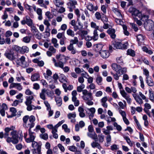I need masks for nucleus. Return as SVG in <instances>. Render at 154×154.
<instances>
[{"mask_svg":"<svg viewBox=\"0 0 154 154\" xmlns=\"http://www.w3.org/2000/svg\"><path fill=\"white\" fill-rule=\"evenodd\" d=\"M122 43L120 42H116L113 44L114 47L117 49H121Z\"/></svg>","mask_w":154,"mask_h":154,"instance_id":"nucleus-33","label":"nucleus"},{"mask_svg":"<svg viewBox=\"0 0 154 154\" xmlns=\"http://www.w3.org/2000/svg\"><path fill=\"white\" fill-rule=\"evenodd\" d=\"M121 94L122 96L127 100V102L128 103H130L131 101V99L130 97L128 95L125 91L123 90L121 91Z\"/></svg>","mask_w":154,"mask_h":154,"instance_id":"nucleus-12","label":"nucleus"},{"mask_svg":"<svg viewBox=\"0 0 154 154\" xmlns=\"http://www.w3.org/2000/svg\"><path fill=\"white\" fill-rule=\"evenodd\" d=\"M127 54L128 55H129L132 57H134L135 55V51L131 49H129L127 50Z\"/></svg>","mask_w":154,"mask_h":154,"instance_id":"nucleus-34","label":"nucleus"},{"mask_svg":"<svg viewBox=\"0 0 154 154\" xmlns=\"http://www.w3.org/2000/svg\"><path fill=\"white\" fill-rule=\"evenodd\" d=\"M64 122V121L62 120L59 122L57 125H56L54 127V130L56 131H57V128L60 126Z\"/></svg>","mask_w":154,"mask_h":154,"instance_id":"nucleus-39","label":"nucleus"},{"mask_svg":"<svg viewBox=\"0 0 154 154\" xmlns=\"http://www.w3.org/2000/svg\"><path fill=\"white\" fill-rule=\"evenodd\" d=\"M97 29H94V35L93 36V39L94 41L97 40L98 38V35L97 34Z\"/></svg>","mask_w":154,"mask_h":154,"instance_id":"nucleus-30","label":"nucleus"},{"mask_svg":"<svg viewBox=\"0 0 154 154\" xmlns=\"http://www.w3.org/2000/svg\"><path fill=\"white\" fill-rule=\"evenodd\" d=\"M78 42V38L75 37L74 38V39L71 40L70 41V44H72L73 45L74 44H76Z\"/></svg>","mask_w":154,"mask_h":154,"instance_id":"nucleus-37","label":"nucleus"},{"mask_svg":"<svg viewBox=\"0 0 154 154\" xmlns=\"http://www.w3.org/2000/svg\"><path fill=\"white\" fill-rule=\"evenodd\" d=\"M66 57L64 55H62L58 61H60L64 62H66Z\"/></svg>","mask_w":154,"mask_h":154,"instance_id":"nucleus-62","label":"nucleus"},{"mask_svg":"<svg viewBox=\"0 0 154 154\" xmlns=\"http://www.w3.org/2000/svg\"><path fill=\"white\" fill-rule=\"evenodd\" d=\"M67 34L69 36L73 37L75 35L74 32L71 29H69L67 30Z\"/></svg>","mask_w":154,"mask_h":154,"instance_id":"nucleus-35","label":"nucleus"},{"mask_svg":"<svg viewBox=\"0 0 154 154\" xmlns=\"http://www.w3.org/2000/svg\"><path fill=\"white\" fill-rule=\"evenodd\" d=\"M130 25L135 32H137L138 30V28L136 24L133 23H130Z\"/></svg>","mask_w":154,"mask_h":154,"instance_id":"nucleus-57","label":"nucleus"},{"mask_svg":"<svg viewBox=\"0 0 154 154\" xmlns=\"http://www.w3.org/2000/svg\"><path fill=\"white\" fill-rule=\"evenodd\" d=\"M69 149L73 152H75L77 150V148L74 146H70L69 147Z\"/></svg>","mask_w":154,"mask_h":154,"instance_id":"nucleus-52","label":"nucleus"},{"mask_svg":"<svg viewBox=\"0 0 154 154\" xmlns=\"http://www.w3.org/2000/svg\"><path fill=\"white\" fill-rule=\"evenodd\" d=\"M12 128H9L8 127H7L5 128V132L4 134V138H6V142L8 143H11V142L14 144H17L19 141V140L22 141L23 138V135H21L22 133H21L19 136L17 134L16 131L14 130L11 132V135L12 136L11 137H8L9 133V131H11Z\"/></svg>","mask_w":154,"mask_h":154,"instance_id":"nucleus-2","label":"nucleus"},{"mask_svg":"<svg viewBox=\"0 0 154 154\" xmlns=\"http://www.w3.org/2000/svg\"><path fill=\"white\" fill-rule=\"evenodd\" d=\"M137 39L139 45L140 46L142 43L143 42L144 37L142 35L139 34L137 35Z\"/></svg>","mask_w":154,"mask_h":154,"instance_id":"nucleus-16","label":"nucleus"},{"mask_svg":"<svg viewBox=\"0 0 154 154\" xmlns=\"http://www.w3.org/2000/svg\"><path fill=\"white\" fill-rule=\"evenodd\" d=\"M10 111L12 112L11 114L13 116H15L16 115L17 111L16 108L14 107H11L10 108Z\"/></svg>","mask_w":154,"mask_h":154,"instance_id":"nucleus-49","label":"nucleus"},{"mask_svg":"<svg viewBox=\"0 0 154 154\" xmlns=\"http://www.w3.org/2000/svg\"><path fill=\"white\" fill-rule=\"evenodd\" d=\"M143 74L146 76V79H147L149 77V72L148 70L146 69H144L143 70Z\"/></svg>","mask_w":154,"mask_h":154,"instance_id":"nucleus-45","label":"nucleus"},{"mask_svg":"<svg viewBox=\"0 0 154 154\" xmlns=\"http://www.w3.org/2000/svg\"><path fill=\"white\" fill-rule=\"evenodd\" d=\"M110 149L112 151L117 150L119 149L118 146L117 145L114 144L110 146Z\"/></svg>","mask_w":154,"mask_h":154,"instance_id":"nucleus-53","label":"nucleus"},{"mask_svg":"<svg viewBox=\"0 0 154 154\" xmlns=\"http://www.w3.org/2000/svg\"><path fill=\"white\" fill-rule=\"evenodd\" d=\"M129 12L131 14L134 18V17L136 16L140 17L141 16V14L139 11L134 8L130 7L129 9Z\"/></svg>","mask_w":154,"mask_h":154,"instance_id":"nucleus-6","label":"nucleus"},{"mask_svg":"<svg viewBox=\"0 0 154 154\" xmlns=\"http://www.w3.org/2000/svg\"><path fill=\"white\" fill-rule=\"evenodd\" d=\"M78 111L79 112V116L82 118L84 117L85 116V114L84 113V109L81 106H79L78 108Z\"/></svg>","mask_w":154,"mask_h":154,"instance_id":"nucleus-20","label":"nucleus"},{"mask_svg":"<svg viewBox=\"0 0 154 154\" xmlns=\"http://www.w3.org/2000/svg\"><path fill=\"white\" fill-rule=\"evenodd\" d=\"M29 48L26 46H23L21 48L20 52L22 53H27L29 52Z\"/></svg>","mask_w":154,"mask_h":154,"instance_id":"nucleus-31","label":"nucleus"},{"mask_svg":"<svg viewBox=\"0 0 154 154\" xmlns=\"http://www.w3.org/2000/svg\"><path fill=\"white\" fill-rule=\"evenodd\" d=\"M42 144L41 142H33L32 143V146L33 149H31L33 154H37L41 152Z\"/></svg>","mask_w":154,"mask_h":154,"instance_id":"nucleus-3","label":"nucleus"},{"mask_svg":"<svg viewBox=\"0 0 154 154\" xmlns=\"http://www.w3.org/2000/svg\"><path fill=\"white\" fill-rule=\"evenodd\" d=\"M57 63H56L55 65V66L57 67H59L60 68H63V66H64V64L65 63L61 61H58Z\"/></svg>","mask_w":154,"mask_h":154,"instance_id":"nucleus-29","label":"nucleus"},{"mask_svg":"<svg viewBox=\"0 0 154 154\" xmlns=\"http://www.w3.org/2000/svg\"><path fill=\"white\" fill-rule=\"evenodd\" d=\"M123 137L126 140L127 142L129 145L130 146H132V143L128 137L124 136Z\"/></svg>","mask_w":154,"mask_h":154,"instance_id":"nucleus-32","label":"nucleus"},{"mask_svg":"<svg viewBox=\"0 0 154 154\" xmlns=\"http://www.w3.org/2000/svg\"><path fill=\"white\" fill-rule=\"evenodd\" d=\"M72 100L74 102V105L75 106H78L79 105V101L77 100L76 96L77 95V93L76 90L73 91L72 92Z\"/></svg>","mask_w":154,"mask_h":154,"instance_id":"nucleus-8","label":"nucleus"},{"mask_svg":"<svg viewBox=\"0 0 154 154\" xmlns=\"http://www.w3.org/2000/svg\"><path fill=\"white\" fill-rule=\"evenodd\" d=\"M77 2L76 0H70L67 3L68 6L72 7L73 9L75 8V5H77Z\"/></svg>","mask_w":154,"mask_h":154,"instance_id":"nucleus-15","label":"nucleus"},{"mask_svg":"<svg viewBox=\"0 0 154 154\" xmlns=\"http://www.w3.org/2000/svg\"><path fill=\"white\" fill-rule=\"evenodd\" d=\"M37 2L41 6L44 7L45 8H47V6L44 4L43 0H38Z\"/></svg>","mask_w":154,"mask_h":154,"instance_id":"nucleus-43","label":"nucleus"},{"mask_svg":"<svg viewBox=\"0 0 154 154\" xmlns=\"http://www.w3.org/2000/svg\"><path fill=\"white\" fill-rule=\"evenodd\" d=\"M116 61L118 63L121 65L123 63V60L121 57L117 58Z\"/></svg>","mask_w":154,"mask_h":154,"instance_id":"nucleus-64","label":"nucleus"},{"mask_svg":"<svg viewBox=\"0 0 154 154\" xmlns=\"http://www.w3.org/2000/svg\"><path fill=\"white\" fill-rule=\"evenodd\" d=\"M30 40L31 37L28 36H26L23 38L22 41L25 43H28L30 42Z\"/></svg>","mask_w":154,"mask_h":154,"instance_id":"nucleus-41","label":"nucleus"},{"mask_svg":"<svg viewBox=\"0 0 154 154\" xmlns=\"http://www.w3.org/2000/svg\"><path fill=\"white\" fill-rule=\"evenodd\" d=\"M78 34L81 36L82 37H83L85 35H86L88 34L87 31L82 29L80 30L79 32H78Z\"/></svg>","mask_w":154,"mask_h":154,"instance_id":"nucleus-36","label":"nucleus"},{"mask_svg":"<svg viewBox=\"0 0 154 154\" xmlns=\"http://www.w3.org/2000/svg\"><path fill=\"white\" fill-rule=\"evenodd\" d=\"M127 72V68L126 67H122L121 66L120 67L117 72L119 74H122L126 73Z\"/></svg>","mask_w":154,"mask_h":154,"instance_id":"nucleus-18","label":"nucleus"},{"mask_svg":"<svg viewBox=\"0 0 154 154\" xmlns=\"http://www.w3.org/2000/svg\"><path fill=\"white\" fill-rule=\"evenodd\" d=\"M26 24L29 26H32L33 24L32 20L29 17L26 16Z\"/></svg>","mask_w":154,"mask_h":154,"instance_id":"nucleus-25","label":"nucleus"},{"mask_svg":"<svg viewBox=\"0 0 154 154\" xmlns=\"http://www.w3.org/2000/svg\"><path fill=\"white\" fill-rule=\"evenodd\" d=\"M4 55L7 58L11 61L14 60L16 58L14 55L13 50H10L9 51H6L4 54Z\"/></svg>","mask_w":154,"mask_h":154,"instance_id":"nucleus-5","label":"nucleus"},{"mask_svg":"<svg viewBox=\"0 0 154 154\" xmlns=\"http://www.w3.org/2000/svg\"><path fill=\"white\" fill-rule=\"evenodd\" d=\"M95 16L96 18L98 20H101L103 23L104 22H107L108 21V19L107 17H104L105 19H104V17H102V15L98 11H97L95 14Z\"/></svg>","mask_w":154,"mask_h":154,"instance_id":"nucleus-9","label":"nucleus"},{"mask_svg":"<svg viewBox=\"0 0 154 154\" xmlns=\"http://www.w3.org/2000/svg\"><path fill=\"white\" fill-rule=\"evenodd\" d=\"M57 132V131H55L54 129H53V130L52 131V133L53 134V136L56 139H57L58 138V134L56 133Z\"/></svg>","mask_w":154,"mask_h":154,"instance_id":"nucleus-60","label":"nucleus"},{"mask_svg":"<svg viewBox=\"0 0 154 154\" xmlns=\"http://www.w3.org/2000/svg\"><path fill=\"white\" fill-rule=\"evenodd\" d=\"M86 8L88 10L90 11L93 12V11H96L98 9V6L96 5L94 7L93 5L91 3H89L86 6Z\"/></svg>","mask_w":154,"mask_h":154,"instance_id":"nucleus-11","label":"nucleus"},{"mask_svg":"<svg viewBox=\"0 0 154 154\" xmlns=\"http://www.w3.org/2000/svg\"><path fill=\"white\" fill-rule=\"evenodd\" d=\"M44 103L45 104L47 108V110H49V109H51V107L50 105L47 101H45L44 102Z\"/></svg>","mask_w":154,"mask_h":154,"instance_id":"nucleus-61","label":"nucleus"},{"mask_svg":"<svg viewBox=\"0 0 154 154\" xmlns=\"http://www.w3.org/2000/svg\"><path fill=\"white\" fill-rule=\"evenodd\" d=\"M120 66V65L115 63H112L111 65V67L112 69L116 72L118 71Z\"/></svg>","mask_w":154,"mask_h":154,"instance_id":"nucleus-27","label":"nucleus"},{"mask_svg":"<svg viewBox=\"0 0 154 154\" xmlns=\"http://www.w3.org/2000/svg\"><path fill=\"white\" fill-rule=\"evenodd\" d=\"M135 99L136 102L140 104H141L143 103V101L142 99L139 97H135Z\"/></svg>","mask_w":154,"mask_h":154,"instance_id":"nucleus-51","label":"nucleus"},{"mask_svg":"<svg viewBox=\"0 0 154 154\" xmlns=\"http://www.w3.org/2000/svg\"><path fill=\"white\" fill-rule=\"evenodd\" d=\"M36 12L38 15V19L39 20H41L42 19V11L41 9L38 8L37 9Z\"/></svg>","mask_w":154,"mask_h":154,"instance_id":"nucleus-26","label":"nucleus"},{"mask_svg":"<svg viewBox=\"0 0 154 154\" xmlns=\"http://www.w3.org/2000/svg\"><path fill=\"white\" fill-rule=\"evenodd\" d=\"M57 40L56 38H53L51 40V42L54 44V46L56 48H58L59 45L57 43Z\"/></svg>","mask_w":154,"mask_h":154,"instance_id":"nucleus-38","label":"nucleus"},{"mask_svg":"<svg viewBox=\"0 0 154 154\" xmlns=\"http://www.w3.org/2000/svg\"><path fill=\"white\" fill-rule=\"evenodd\" d=\"M60 39V44L61 45H64L65 44L64 41L66 39V37L64 35H63V37Z\"/></svg>","mask_w":154,"mask_h":154,"instance_id":"nucleus-58","label":"nucleus"},{"mask_svg":"<svg viewBox=\"0 0 154 154\" xmlns=\"http://www.w3.org/2000/svg\"><path fill=\"white\" fill-rule=\"evenodd\" d=\"M82 97L83 99L85 100H92L93 99L92 94L86 89L83 90Z\"/></svg>","mask_w":154,"mask_h":154,"instance_id":"nucleus-4","label":"nucleus"},{"mask_svg":"<svg viewBox=\"0 0 154 154\" xmlns=\"http://www.w3.org/2000/svg\"><path fill=\"white\" fill-rule=\"evenodd\" d=\"M21 63V66L23 68H25L28 66V64L25 61V58L24 56H22L20 59Z\"/></svg>","mask_w":154,"mask_h":154,"instance_id":"nucleus-14","label":"nucleus"},{"mask_svg":"<svg viewBox=\"0 0 154 154\" xmlns=\"http://www.w3.org/2000/svg\"><path fill=\"white\" fill-rule=\"evenodd\" d=\"M106 32L110 36L111 38L114 39L116 38V30L114 29L109 28L107 30Z\"/></svg>","mask_w":154,"mask_h":154,"instance_id":"nucleus-10","label":"nucleus"},{"mask_svg":"<svg viewBox=\"0 0 154 154\" xmlns=\"http://www.w3.org/2000/svg\"><path fill=\"white\" fill-rule=\"evenodd\" d=\"M59 80L62 83H63L64 82H67V79L66 78L65 76L63 74H60L59 75Z\"/></svg>","mask_w":154,"mask_h":154,"instance_id":"nucleus-19","label":"nucleus"},{"mask_svg":"<svg viewBox=\"0 0 154 154\" xmlns=\"http://www.w3.org/2000/svg\"><path fill=\"white\" fill-rule=\"evenodd\" d=\"M146 82L147 84L149 86L152 87L153 86L154 84L153 80L149 77L146 79Z\"/></svg>","mask_w":154,"mask_h":154,"instance_id":"nucleus-24","label":"nucleus"},{"mask_svg":"<svg viewBox=\"0 0 154 154\" xmlns=\"http://www.w3.org/2000/svg\"><path fill=\"white\" fill-rule=\"evenodd\" d=\"M122 26L124 34L126 35H129V32L127 30V26L125 25H123Z\"/></svg>","mask_w":154,"mask_h":154,"instance_id":"nucleus-46","label":"nucleus"},{"mask_svg":"<svg viewBox=\"0 0 154 154\" xmlns=\"http://www.w3.org/2000/svg\"><path fill=\"white\" fill-rule=\"evenodd\" d=\"M48 50L53 54L56 53V50L52 46H50L49 47Z\"/></svg>","mask_w":154,"mask_h":154,"instance_id":"nucleus-56","label":"nucleus"},{"mask_svg":"<svg viewBox=\"0 0 154 154\" xmlns=\"http://www.w3.org/2000/svg\"><path fill=\"white\" fill-rule=\"evenodd\" d=\"M39 136L41 138L44 140H46L48 139V135L47 133H44V134H40Z\"/></svg>","mask_w":154,"mask_h":154,"instance_id":"nucleus-44","label":"nucleus"},{"mask_svg":"<svg viewBox=\"0 0 154 154\" xmlns=\"http://www.w3.org/2000/svg\"><path fill=\"white\" fill-rule=\"evenodd\" d=\"M111 74L113 75L114 78L116 80H118L119 77L121 75V74H119L118 73L116 72V73H114L111 72Z\"/></svg>","mask_w":154,"mask_h":154,"instance_id":"nucleus-40","label":"nucleus"},{"mask_svg":"<svg viewBox=\"0 0 154 154\" xmlns=\"http://www.w3.org/2000/svg\"><path fill=\"white\" fill-rule=\"evenodd\" d=\"M149 98L150 100L152 101H154V97L153 95V94L151 91H149Z\"/></svg>","mask_w":154,"mask_h":154,"instance_id":"nucleus-59","label":"nucleus"},{"mask_svg":"<svg viewBox=\"0 0 154 154\" xmlns=\"http://www.w3.org/2000/svg\"><path fill=\"white\" fill-rule=\"evenodd\" d=\"M144 27L148 31L152 30L154 27V23L151 20H148L145 23Z\"/></svg>","mask_w":154,"mask_h":154,"instance_id":"nucleus-7","label":"nucleus"},{"mask_svg":"<svg viewBox=\"0 0 154 154\" xmlns=\"http://www.w3.org/2000/svg\"><path fill=\"white\" fill-rule=\"evenodd\" d=\"M47 90L45 89H43L42 90L40 94V97L42 100H45L46 99L45 94Z\"/></svg>","mask_w":154,"mask_h":154,"instance_id":"nucleus-23","label":"nucleus"},{"mask_svg":"<svg viewBox=\"0 0 154 154\" xmlns=\"http://www.w3.org/2000/svg\"><path fill=\"white\" fill-rule=\"evenodd\" d=\"M100 56L103 58H108L109 56V53L107 51L102 50L99 52Z\"/></svg>","mask_w":154,"mask_h":154,"instance_id":"nucleus-13","label":"nucleus"},{"mask_svg":"<svg viewBox=\"0 0 154 154\" xmlns=\"http://www.w3.org/2000/svg\"><path fill=\"white\" fill-rule=\"evenodd\" d=\"M75 13L77 16V18H79L80 17V11L78 9H76L75 10Z\"/></svg>","mask_w":154,"mask_h":154,"instance_id":"nucleus-63","label":"nucleus"},{"mask_svg":"<svg viewBox=\"0 0 154 154\" xmlns=\"http://www.w3.org/2000/svg\"><path fill=\"white\" fill-rule=\"evenodd\" d=\"M91 28H94L95 29H98V26H97L96 23L92 22L91 23Z\"/></svg>","mask_w":154,"mask_h":154,"instance_id":"nucleus-47","label":"nucleus"},{"mask_svg":"<svg viewBox=\"0 0 154 154\" xmlns=\"http://www.w3.org/2000/svg\"><path fill=\"white\" fill-rule=\"evenodd\" d=\"M67 116L68 119H71L72 118H75L76 116V115L75 112L72 113H69L68 114Z\"/></svg>","mask_w":154,"mask_h":154,"instance_id":"nucleus-50","label":"nucleus"},{"mask_svg":"<svg viewBox=\"0 0 154 154\" xmlns=\"http://www.w3.org/2000/svg\"><path fill=\"white\" fill-rule=\"evenodd\" d=\"M23 125L27 128L29 127L28 130L29 137L26 139V142L27 143H32L33 142H35L34 140L36 137V134L31 131V128L35 125L34 122L35 120V116L33 115L30 116L26 115L23 117Z\"/></svg>","mask_w":154,"mask_h":154,"instance_id":"nucleus-1","label":"nucleus"},{"mask_svg":"<svg viewBox=\"0 0 154 154\" xmlns=\"http://www.w3.org/2000/svg\"><path fill=\"white\" fill-rule=\"evenodd\" d=\"M45 14L47 17L49 19H51L53 17V16L51 14L50 11H47L46 12Z\"/></svg>","mask_w":154,"mask_h":154,"instance_id":"nucleus-54","label":"nucleus"},{"mask_svg":"<svg viewBox=\"0 0 154 154\" xmlns=\"http://www.w3.org/2000/svg\"><path fill=\"white\" fill-rule=\"evenodd\" d=\"M26 100L25 102V103L26 105L31 104L32 103V100L34 98L31 95L26 97Z\"/></svg>","mask_w":154,"mask_h":154,"instance_id":"nucleus-17","label":"nucleus"},{"mask_svg":"<svg viewBox=\"0 0 154 154\" xmlns=\"http://www.w3.org/2000/svg\"><path fill=\"white\" fill-rule=\"evenodd\" d=\"M55 99L58 106H61L62 104V99L61 98L58 97H55Z\"/></svg>","mask_w":154,"mask_h":154,"instance_id":"nucleus-28","label":"nucleus"},{"mask_svg":"<svg viewBox=\"0 0 154 154\" xmlns=\"http://www.w3.org/2000/svg\"><path fill=\"white\" fill-rule=\"evenodd\" d=\"M11 50H13V51H14L17 52H18L21 51V48L17 45H15L14 46L13 48Z\"/></svg>","mask_w":154,"mask_h":154,"instance_id":"nucleus-55","label":"nucleus"},{"mask_svg":"<svg viewBox=\"0 0 154 154\" xmlns=\"http://www.w3.org/2000/svg\"><path fill=\"white\" fill-rule=\"evenodd\" d=\"M40 77L39 74L38 73H35L32 75L31 76V80L32 81H37L39 80Z\"/></svg>","mask_w":154,"mask_h":154,"instance_id":"nucleus-21","label":"nucleus"},{"mask_svg":"<svg viewBox=\"0 0 154 154\" xmlns=\"http://www.w3.org/2000/svg\"><path fill=\"white\" fill-rule=\"evenodd\" d=\"M30 27H31V30L33 33H36L37 32H38V30L36 28V27H35L34 26L32 25Z\"/></svg>","mask_w":154,"mask_h":154,"instance_id":"nucleus-48","label":"nucleus"},{"mask_svg":"<svg viewBox=\"0 0 154 154\" xmlns=\"http://www.w3.org/2000/svg\"><path fill=\"white\" fill-rule=\"evenodd\" d=\"M102 78L100 76H97L96 78V82L98 85H101L102 81Z\"/></svg>","mask_w":154,"mask_h":154,"instance_id":"nucleus-42","label":"nucleus"},{"mask_svg":"<svg viewBox=\"0 0 154 154\" xmlns=\"http://www.w3.org/2000/svg\"><path fill=\"white\" fill-rule=\"evenodd\" d=\"M53 2L55 5L57 7H59L60 6L64 4V2L61 0H53Z\"/></svg>","mask_w":154,"mask_h":154,"instance_id":"nucleus-22","label":"nucleus"}]
</instances>
